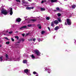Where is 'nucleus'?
Returning <instances> with one entry per match:
<instances>
[{"mask_svg": "<svg viewBox=\"0 0 76 76\" xmlns=\"http://www.w3.org/2000/svg\"><path fill=\"white\" fill-rule=\"evenodd\" d=\"M51 1V3H55L57 1V0H50Z\"/></svg>", "mask_w": 76, "mask_h": 76, "instance_id": "nucleus-8", "label": "nucleus"}, {"mask_svg": "<svg viewBox=\"0 0 76 76\" xmlns=\"http://www.w3.org/2000/svg\"><path fill=\"white\" fill-rule=\"evenodd\" d=\"M34 8V7H27L26 8V9L27 10H31V9H33Z\"/></svg>", "mask_w": 76, "mask_h": 76, "instance_id": "nucleus-6", "label": "nucleus"}, {"mask_svg": "<svg viewBox=\"0 0 76 76\" xmlns=\"http://www.w3.org/2000/svg\"><path fill=\"white\" fill-rule=\"evenodd\" d=\"M56 9L57 10H60V9L58 7L56 8Z\"/></svg>", "mask_w": 76, "mask_h": 76, "instance_id": "nucleus-27", "label": "nucleus"}, {"mask_svg": "<svg viewBox=\"0 0 76 76\" xmlns=\"http://www.w3.org/2000/svg\"><path fill=\"white\" fill-rule=\"evenodd\" d=\"M76 7V6L75 5H73L72 6V9H75Z\"/></svg>", "mask_w": 76, "mask_h": 76, "instance_id": "nucleus-20", "label": "nucleus"}, {"mask_svg": "<svg viewBox=\"0 0 76 76\" xmlns=\"http://www.w3.org/2000/svg\"><path fill=\"white\" fill-rule=\"evenodd\" d=\"M54 11H55V12H56V10H55Z\"/></svg>", "mask_w": 76, "mask_h": 76, "instance_id": "nucleus-47", "label": "nucleus"}, {"mask_svg": "<svg viewBox=\"0 0 76 76\" xmlns=\"http://www.w3.org/2000/svg\"><path fill=\"white\" fill-rule=\"evenodd\" d=\"M59 28V27L58 26H57L55 28V30L57 31V30H58Z\"/></svg>", "mask_w": 76, "mask_h": 76, "instance_id": "nucleus-10", "label": "nucleus"}, {"mask_svg": "<svg viewBox=\"0 0 76 76\" xmlns=\"http://www.w3.org/2000/svg\"><path fill=\"white\" fill-rule=\"evenodd\" d=\"M2 58H3V57H0V60L1 61H2L3 60V59H2Z\"/></svg>", "mask_w": 76, "mask_h": 76, "instance_id": "nucleus-19", "label": "nucleus"}, {"mask_svg": "<svg viewBox=\"0 0 76 76\" xmlns=\"http://www.w3.org/2000/svg\"><path fill=\"white\" fill-rule=\"evenodd\" d=\"M29 41H32V40H31V39L29 40Z\"/></svg>", "mask_w": 76, "mask_h": 76, "instance_id": "nucleus-43", "label": "nucleus"}, {"mask_svg": "<svg viewBox=\"0 0 76 76\" xmlns=\"http://www.w3.org/2000/svg\"><path fill=\"white\" fill-rule=\"evenodd\" d=\"M67 23L69 25H71V20L69 19H67Z\"/></svg>", "mask_w": 76, "mask_h": 76, "instance_id": "nucleus-4", "label": "nucleus"}, {"mask_svg": "<svg viewBox=\"0 0 76 76\" xmlns=\"http://www.w3.org/2000/svg\"><path fill=\"white\" fill-rule=\"evenodd\" d=\"M11 40L12 41H13H13H15V40L14 39H13V38H11Z\"/></svg>", "mask_w": 76, "mask_h": 76, "instance_id": "nucleus-30", "label": "nucleus"}, {"mask_svg": "<svg viewBox=\"0 0 76 76\" xmlns=\"http://www.w3.org/2000/svg\"><path fill=\"white\" fill-rule=\"evenodd\" d=\"M28 1H29L31 2V1H32L31 0L30 1V0H28Z\"/></svg>", "mask_w": 76, "mask_h": 76, "instance_id": "nucleus-41", "label": "nucleus"}, {"mask_svg": "<svg viewBox=\"0 0 76 76\" xmlns=\"http://www.w3.org/2000/svg\"><path fill=\"white\" fill-rule=\"evenodd\" d=\"M27 3L26 2H25V1H23V4H26Z\"/></svg>", "mask_w": 76, "mask_h": 76, "instance_id": "nucleus-17", "label": "nucleus"}, {"mask_svg": "<svg viewBox=\"0 0 76 76\" xmlns=\"http://www.w3.org/2000/svg\"><path fill=\"white\" fill-rule=\"evenodd\" d=\"M16 21L18 22H20L21 21V19L20 18H18L16 20Z\"/></svg>", "mask_w": 76, "mask_h": 76, "instance_id": "nucleus-7", "label": "nucleus"}, {"mask_svg": "<svg viewBox=\"0 0 76 76\" xmlns=\"http://www.w3.org/2000/svg\"><path fill=\"white\" fill-rule=\"evenodd\" d=\"M36 76H38V74L37 73V74H36Z\"/></svg>", "mask_w": 76, "mask_h": 76, "instance_id": "nucleus-39", "label": "nucleus"}, {"mask_svg": "<svg viewBox=\"0 0 76 76\" xmlns=\"http://www.w3.org/2000/svg\"><path fill=\"white\" fill-rule=\"evenodd\" d=\"M4 38H5V39H7V40H9V39H8L7 37H5Z\"/></svg>", "mask_w": 76, "mask_h": 76, "instance_id": "nucleus-35", "label": "nucleus"}, {"mask_svg": "<svg viewBox=\"0 0 76 76\" xmlns=\"http://www.w3.org/2000/svg\"><path fill=\"white\" fill-rule=\"evenodd\" d=\"M44 1H42L41 3H43Z\"/></svg>", "mask_w": 76, "mask_h": 76, "instance_id": "nucleus-32", "label": "nucleus"}, {"mask_svg": "<svg viewBox=\"0 0 76 76\" xmlns=\"http://www.w3.org/2000/svg\"><path fill=\"white\" fill-rule=\"evenodd\" d=\"M50 19V18L49 17H48L46 18L47 20H49Z\"/></svg>", "mask_w": 76, "mask_h": 76, "instance_id": "nucleus-28", "label": "nucleus"}, {"mask_svg": "<svg viewBox=\"0 0 76 76\" xmlns=\"http://www.w3.org/2000/svg\"><path fill=\"white\" fill-rule=\"evenodd\" d=\"M13 33V31H11V32H9V34H12V33Z\"/></svg>", "mask_w": 76, "mask_h": 76, "instance_id": "nucleus-34", "label": "nucleus"}, {"mask_svg": "<svg viewBox=\"0 0 76 76\" xmlns=\"http://www.w3.org/2000/svg\"><path fill=\"white\" fill-rule=\"evenodd\" d=\"M35 40H36V39H35V38H34L33 39V41L34 42Z\"/></svg>", "mask_w": 76, "mask_h": 76, "instance_id": "nucleus-37", "label": "nucleus"}, {"mask_svg": "<svg viewBox=\"0 0 76 76\" xmlns=\"http://www.w3.org/2000/svg\"><path fill=\"white\" fill-rule=\"evenodd\" d=\"M48 30H49V31H50V27H48Z\"/></svg>", "mask_w": 76, "mask_h": 76, "instance_id": "nucleus-36", "label": "nucleus"}, {"mask_svg": "<svg viewBox=\"0 0 76 76\" xmlns=\"http://www.w3.org/2000/svg\"><path fill=\"white\" fill-rule=\"evenodd\" d=\"M36 21V20H34V19L31 20V21H33V22H34Z\"/></svg>", "mask_w": 76, "mask_h": 76, "instance_id": "nucleus-33", "label": "nucleus"}, {"mask_svg": "<svg viewBox=\"0 0 76 76\" xmlns=\"http://www.w3.org/2000/svg\"><path fill=\"white\" fill-rule=\"evenodd\" d=\"M6 32H8V31H7Z\"/></svg>", "mask_w": 76, "mask_h": 76, "instance_id": "nucleus-44", "label": "nucleus"}, {"mask_svg": "<svg viewBox=\"0 0 76 76\" xmlns=\"http://www.w3.org/2000/svg\"><path fill=\"white\" fill-rule=\"evenodd\" d=\"M25 34H22V35H23V37H25Z\"/></svg>", "mask_w": 76, "mask_h": 76, "instance_id": "nucleus-38", "label": "nucleus"}, {"mask_svg": "<svg viewBox=\"0 0 76 76\" xmlns=\"http://www.w3.org/2000/svg\"><path fill=\"white\" fill-rule=\"evenodd\" d=\"M18 43H19V42H18Z\"/></svg>", "mask_w": 76, "mask_h": 76, "instance_id": "nucleus-48", "label": "nucleus"}, {"mask_svg": "<svg viewBox=\"0 0 76 76\" xmlns=\"http://www.w3.org/2000/svg\"><path fill=\"white\" fill-rule=\"evenodd\" d=\"M49 73H50V72H48Z\"/></svg>", "mask_w": 76, "mask_h": 76, "instance_id": "nucleus-49", "label": "nucleus"}, {"mask_svg": "<svg viewBox=\"0 0 76 76\" xmlns=\"http://www.w3.org/2000/svg\"><path fill=\"white\" fill-rule=\"evenodd\" d=\"M51 26H53V27L54 26V22H51Z\"/></svg>", "mask_w": 76, "mask_h": 76, "instance_id": "nucleus-12", "label": "nucleus"}, {"mask_svg": "<svg viewBox=\"0 0 76 76\" xmlns=\"http://www.w3.org/2000/svg\"><path fill=\"white\" fill-rule=\"evenodd\" d=\"M57 19L58 20V21L59 22H61V18H58Z\"/></svg>", "mask_w": 76, "mask_h": 76, "instance_id": "nucleus-14", "label": "nucleus"}, {"mask_svg": "<svg viewBox=\"0 0 76 76\" xmlns=\"http://www.w3.org/2000/svg\"><path fill=\"white\" fill-rule=\"evenodd\" d=\"M9 9L10 10V15H12V14H13V12H12V8L10 7Z\"/></svg>", "mask_w": 76, "mask_h": 76, "instance_id": "nucleus-5", "label": "nucleus"}, {"mask_svg": "<svg viewBox=\"0 0 76 76\" xmlns=\"http://www.w3.org/2000/svg\"><path fill=\"white\" fill-rule=\"evenodd\" d=\"M27 26H23L22 27H21L20 28V29H23V28H26Z\"/></svg>", "mask_w": 76, "mask_h": 76, "instance_id": "nucleus-13", "label": "nucleus"}, {"mask_svg": "<svg viewBox=\"0 0 76 76\" xmlns=\"http://www.w3.org/2000/svg\"><path fill=\"white\" fill-rule=\"evenodd\" d=\"M54 23L55 24H56V25H57L58 23V21L57 20H56L54 21Z\"/></svg>", "mask_w": 76, "mask_h": 76, "instance_id": "nucleus-9", "label": "nucleus"}, {"mask_svg": "<svg viewBox=\"0 0 76 76\" xmlns=\"http://www.w3.org/2000/svg\"><path fill=\"white\" fill-rule=\"evenodd\" d=\"M26 35H28V34H27Z\"/></svg>", "mask_w": 76, "mask_h": 76, "instance_id": "nucleus-45", "label": "nucleus"}, {"mask_svg": "<svg viewBox=\"0 0 76 76\" xmlns=\"http://www.w3.org/2000/svg\"><path fill=\"white\" fill-rule=\"evenodd\" d=\"M1 13L2 14H4L5 15H6L7 14V12L6 11V10L4 9H3L1 11Z\"/></svg>", "mask_w": 76, "mask_h": 76, "instance_id": "nucleus-2", "label": "nucleus"}, {"mask_svg": "<svg viewBox=\"0 0 76 76\" xmlns=\"http://www.w3.org/2000/svg\"><path fill=\"white\" fill-rule=\"evenodd\" d=\"M58 16H60L61 15V14L59 13L57 14Z\"/></svg>", "mask_w": 76, "mask_h": 76, "instance_id": "nucleus-22", "label": "nucleus"}, {"mask_svg": "<svg viewBox=\"0 0 76 76\" xmlns=\"http://www.w3.org/2000/svg\"><path fill=\"white\" fill-rule=\"evenodd\" d=\"M23 63H27V61L26 60L23 61Z\"/></svg>", "mask_w": 76, "mask_h": 76, "instance_id": "nucleus-18", "label": "nucleus"}, {"mask_svg": "<svg viewBox=\"0 0 76 76\" xmlns=\"http://www.w3.org/2000/svg\"><path fill=\"white\" fill-rule=\"evenodd\" d=\"M15 38L17 39H19V37L18 36H15Z\"/></svg>", "mask_w": 76, "mask_h": 76, "instance_id": "nucleus-21", "label": "nucleus"}, {"mask_svg": "<svg viewBox=\"0 0 76 76\" xmlns=\"http://www.w3.org/2000/svg\"><path fill=\"white\" fill-rule=\"evenodd\" d=\"M39 25H40V26L39 27V29H41V26L40 25H38V26H39Z\"/></svg>", "mask_w": 76, "mask_h": 76, "instance_id": "nucleus-26", "label": "nucleus"}, {"mask_svg": "<svg viewBox=\"0 0 76 76\" xmlns=\"http://www.w3.org/2000/svg\"><path fill=\"white\" fill-rule=\"evenodd\" d=\"M32 26V25H28L27 26L28 27H30V26Z\"/></svg>", "mask_w": 76, "mask_h": 76, "instance_id": "nucleus-31", "label": "nucleus"}, {"mask_svg": "<svg viewBox=\"0 0 76 76\" xmlns=\"http://www.w3.org/2000/svg\"><path fill=\"white\" fill-rule=\"evenodd\" d=\"M41 11H45V8H41Z\"/></svg>", "mask_w": 76, "mask_h": 76, "instance_id": "nucleus-15", "label": "nucleus"}, {"mask_svg": "<svg viewBox=\"0 0 76 76\" xmlns=\"http://www.w3.org/2000/svg\"><path fill=\"white\" fill-rule=\"evenodd\" d=\"M33 74H34V75H35V74H37V72H33Z\"/></svg>", "mask_w": 76, "mask_h": 76, "instance_id": "nucleus-25", "label": "nucleus"}, {"mask_svg": "<svg viewBox=\"0 0 76 76\" xmlns=\"http://www.w3.org/2000/svg\"><path fill=\"white\" fill-rule=\"evenodd\" d=\"M24 72H25V73H26L28 75H31V74L30 73V70H28V69H25L24 71Z\"/></svg>", "mask_w": 76, "mask_h": 76, "instance_id": "nucleus-3", "label": "nucleus"}, {"mask_svg": "<svg viewBox=\"0 0 76 76\" xmlns=\"http://www.w3.org/2000/svg\"><path fill=\"white\" fill-rule=\"evenodd\" d=\"M31 57L33 58V59H34V58H35V56L33 55H31Z\"/></svg>", "mask_w": 76, "mask_h": 76, "instance_id": "nucleus-16", "label": "nucleus"}, {"mask_svg": "<svg viewBox=\"0 0 76 76\" xmlns=\"http://www.w3.org/2000/svg\"><path fill=\"white\" fill-rule=\"evenodd\" d=\"M16 1H17V2H19V3L20 2V0H16Z\"/></svg>", "mask_w": 76, "mask_h": 76, "instance_id": "nucleus-29", "label": "nucleus"}, {"mask_svg": "<svg viewBox=\"0 0 76 76\" xmlns=\"http://www.w3.org/2000/svg\"><path fill=\"white\" fill-rule=\"evenodd\" d=\"M33 53H35V54H36L37 56H40V52L38 50H32Z\"/></svg>", "mask_w": 76, "mask_h": 76, "instance_id": "nucleus-1", "label": "nucleus"}, {"mask_svg": "<svg viewBox=\"0 0 76 76\" xmlns=\"http://www.w3.org/2000/svg\"><path fill=\"white\" fill-rule=\"evenodd\" d=\"M1 47V45H0V47Z\"/></svg>", "mask_w": 76, "mask_h": 76, "instance_id": "nucleus-46", "label": "nucleus"}, {"mask_svg": "<svg viewBox=\"0 0 76 76\" xmlns=\"http://www.w3.org/2000/svg\"><path fill=\"white\" fill-rule=\"evenodd\" d=\"M5 56L6 58H7L6 60H8V59H9V56H8V55H7V54H6L5 55Z\"/></svg>", "mask_w": 76, "mask_h": 76, "instance_id": "nucleus-11", "label": "nucleus"}, {"mask_svg": "<svg viewBox=\"0 0 76 76\" xmlns=\"http://www.w3.org/2000/svg\"><path fill=\"white\" fill-rule=\"evenodd\" d=\"M75 44H76V41H75Z\"/></svg>", "mask_w": 76, "mask_h": 76, "instance_id": "nucleus-40", "label": "nucleus"}, {"mask_svg": "<svg viewBox=\"0 0 76 76\" xmlns=\"http://www.w3.org/2000/svg\"><path fill=\"white\" fill-rule=\"evenodd\" d=\"M38 41H39H39H40V39H38Z\"/></svg>", "mask_w": 76, "mask_h": 76, "instance_id": "nucleus-42", "label": "nucleus"}, {"mask_svg": "<svg viewBox=\"0 0 76 76\" xmlns=\"http://www.w3.org/2000/svg\"><path fill=\"white\" fill-rule=\"evenodd\" d=\"M10 43V42L9 41L7 42H6V44H9V43Z\"/></svg>", "mask_w": 76, "mask_h": 76, "instance_id": "nucleus-23", "label": "nucleus"}, {"mask_svg": "<svg viewBox=\"0 0 76 76\" xmlns=\"http://www.w3.org/2000/svg\"><path fill=\"white\" fill-rule=\"evenodd\" d=\"M45 33V31H42V34H44Z\"/></svg>", "mask_w": 76, "mask_h": 76, "instance_id": "nucleus-24", "label": "nucleus"}]
</instances>
